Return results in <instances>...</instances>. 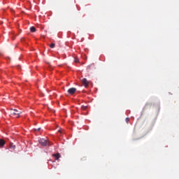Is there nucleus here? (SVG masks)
Listing matches in <instances>:
<instances>
[{"label":"nucleus","instance_id":"1","mask_svg":"<svg viewBox=\"0 0 179 179\" xmlns=\"http://www.w3.org/2000/svg\"><path fill=\"white\" fill-rule=\"evenodd\" d=\"M22 114V111H19L16 109H10V117H15V118H19Z\"/></svg>","mask_w":179,"mask_h":179},{"label":"nucleus","instance_id":"2","mask_svg":"<svg viewBox=\"0 0 179 179\" xmlns=\"http://www.w3.org/2000/svg\"><path fill=\"white\" fill-rule=\"evenodd\" d=\"M38 142L42 146H48V145H50V141L44 138L39 139Z\"/></svg>","mask_w":179,"mask_h":179},{"label":"nucleus","instance_id":"3","mask_svg":"<svg viewBox=\"0 0 179 179\" xmlns=\"http://www.w3.org/2000/svg\"><path fill=\"white\" fill-rule=\"evenodd\" d=\"M69 94H75L76 93V88L72 87L68 90Z\"/></svg>","mask_w":179,"mask_h":179},{"label":"nucleus","instance_id":"4","mask_svg":"<svg viewBox=\"0 0 179 179\" xmlns=\"http://www.w3.org/2000/svg\"><path fill=\"white\" fill-rule=\"evenodd\" d=\"M82 83L85 86V87H87L89 86V81H87V79L83 78L82 80Z\"/></svg>","mask_w":179,"mask_h":179},{"label":"nucleus","instance_id":"5","mask_svg":"<svg viewBox=\"0 0 179 179\" xmlns=\"http://www.w3.org/2000/svg\"><path fill=\"white\" fill-rule=\"evenodd\" d=\"M52 156L53 157L55 158V160H59V157H61V155H59V153L53 154Z\"/></svg>","mask_w":179,"mask_h":179},{"label":"nucleus","instance_id":"6","mask_svg":"<svg viewBox=\"0 0 179 179\" xmlns=\"http://www.w3.org/2000/svg\"><path fill=\"white\" fill-rule=\"evenodd\" d=\"M0 146H5V140L0 139Z\"/></svg>","mask_w":179,"mask_h":179},{"label":"nucleus","instance_id":"7","mask_svg":"<svg viewBox=\"0 0 179 179\" xmlns=\"http://www.w3.org/2000/svg\"><path fill=\"white\" fill-rule=\"evenodd\" d=\"M30 31H31V33H36V27H30Z\"/></svg>","mask_w":179,"mask_h":179},{"label":"nucleus","instance_id":"8","mask_svg":"<svg viewBox=\"0 0 179 179\" xmlns=\"http://www.w3.org/2000/svg\"><path fill=\"white\" fill-rule=\"evenodd\" d=\"M86 108H87V106H81V110H86Z\"/></svg>","mask_w":179,"mask_h":179},{"label":"nucleus","instance_id":"9","mask_svg":"<svg viewBox=\"0 0 179 179\" xmlns=\"http://www.w3.org/2000/svg\"><path fill=\"white\" fill-rule=\"evenodd\" d=\"M50 48H55V43H52L50 45Z\"/></svg>","mask_w":179,"mask_h":179},{"label":"nucleus","instance_id":"10","mask_svg":"<svg viewBox=\"0 0 179 179\" xmlns=\"http://www.w3.org/2000/svg\"><path fill=\"white\" fill-rule=\"evenodd\" d=\"M125 121H126L127 124H128L129 122V117H127L125 119Z\"/></svg>","mask_w":179,"mask_h":179},{"label":"nucleus","instance_id":"11","mask_svg":"<svg viewBox=\"0 0 179 179\" xmlns=\"http://www.w3.org/2000/svg\"><path fill=\"white\" fill-rule=\"evenodd\" d=\"M75 62H79V59L75 58Z\"/></svg>","mask_w":179,"mask_h":179},{"label":"nucleus","instance_id":"12","mask_svg":"<svg viewBox=\"0 0 179 179\" xmlns=\"http://www.w3.org/2000/svg\"><path fill=\"white\" fill-rule=\"evenodd\" d=\"M41 128L35 129V131H40Z\"/></svg>","mask_w":179,"mask_h":179},{"label":"nucleus","instance_id":"13","mask_svg":"<svg viewBox=\"0 0 179 179\" xmlns=\"http://www.w3.org/2000/svg\"><path fill=\"white\" fill-rule=\"evenodd\" d=\"M13 149H15V145L13 146Z\"/></svg>","mask_w":179,"mask_h":179},{"label":"nucleus","instance_id":"14","mask_svg":"<svg viewBox=\"0 0 179 179\" xmlns=\"http://www.w3.org/2000/svg\"><path fill=\"white\" fill-rule=\"evenodd\" d=\"M59 132H62L61 130H59Z\"/></svg>","mask_w":179,"mask_h":179}]
</instances>
